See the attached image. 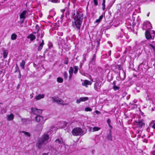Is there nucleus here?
<instances>
[{
    "mask_svg": "<svg viewBox=\"0 0 155 155\" xmlns=\"http://www.w3.org/2000/svg\"><path fill=\"white\" fill-rule=\"evenodd\" d=\"M84 18L83 14L81 12H77L76 15L74 17L73 25L79 32L80 31L81 27Z\"/></svg>",
    "mask_w": 155,
    "mask_h": 155,
    "instance_id": "nucleus-1",
    "label": "nucleus"
},
{
    "mask_svg": "<svg viewBox=\"0 0 155 155\" xmlns=\"http://www.w3.org/2000/svg\"><path fill=\"white\" fill-rule=\"evenodd\" d=\"M49 138V136L47 134H45L42 138L39 140L37 146L39 148H41L42 146H44L48 142Z\"/></svg>",
    "mask_w": 155,
    "mask_h": 155,
    "instance_id": "nucleus-2",
    "label": "nucleus"
},
{
    "mask_svg": "<svg viewBox=\"0 0 155 155\" xmlns=\"http://www.w3.org/2000/svg\"><path fill=\"white\" fill-rule=\"evenodd\" d=\"M72 133L74 136L82 135L84 134L82 129L79 127L73 129L72 131Z\"/></svg>",
    "mask_w": 155,
    "mask_h": 155,
    "instance_id": "nucleus-3",
    "label": "nucleus"
},
{
    "mask_svg": "<svg viewBox=\"0 0 155 155\" xmlns=\"http://www.w3.org/2000/svg\"><path fill=\"white\" fill-rule=\"evenodd\" d=\"M142 28L143 30H149L152 28L151 24L149 21L144 22L143 24Z\"/></svg>",
    "mask_w": 155,
    "mask_h": 155,
    "instance_id": "nucleus-4",
    "label": "nucleus"
},
{
    "mask_svg": "<svg viewBox=\"0 0 155 155\" xmlns=\"http://www.w3.org/2000/svg\"><path fill=\"white\" fill-rule=\"evenodd\" d=\"M27 14L28 13L27 11L25 10L23 11L20 13L19 15V18L20 19V21L21 23L24 22L25 19L27 15Z\"/></svg>",
    "mask_w": 155,
    "mask_h": 155,
    "instance_id": "nucleus-5",
    "label": "nucleus"
},
{
    "mask_svg": "<svg viewBox=\"0 0 155 155\" xmlns=\"http://www.w3.org/2000/svg\"><path fill=\"white\" fill-rule=\"evenodd\" d=\"M136 127H137L141 128L145 125V123L143 120H139L135 121Z\"/></svg>",
    "mask_w": 155,
    "mask_h": 155,
    "instance_id": "nucleus-6",
    "label": "nucleus"
},
{
    "mask_svg": "<svg viewBox=\"0 0 155 155\" xmlns=\"http://www.w3.org/2000/svg\"><path fill=\"white\" fill-rule=\"evenodd\" d=\"M35 119L37 122L40 123L44 124L45 120L44 118V117L40 115H37L35 117Z\"/></svg>",
    "mask_w": 155,
    "mask_h": 155,
    "instance_id": "nucleus-7",
    "label": "nucleus"
},
{
    "mask_svg": "<svg viewBox=\"0 0 155 155\" xmlns=\"http://www.w3.org/2000/svg\"><path fill=\"white\" fill-rule=\"evenodd\" d=\"M101 85V82H96L94 85V89L97 91H100Z\"/></svg>",
    "mask_w": 155,
    "mask_h": 155,
    "instance_id": "nucleus-8",
    "label": "nucleus"
},
{
    "mask_svg": "<svg viewBox=\"0 0 155 155\" xmlns=\"http://www.w3.org/2000/svg\"><path fill=\"white\" fill-rule=\"evenodd\" d=\"M53 101L54 102H55L60 104L62 105H66L64 103V101L62 100L58 97H54L53 98Z\"/></svg>",
    "mask_w": 155,
    "mask_h": 155,
    "instance_id": "nucleus-9",
    "label": "nucleus"
},
{
    "mask_svg": "<svg viewBox=\"0 0 155 155\" xmlns=\"http://www.w3.org/2000/svg\"><path fill=\"white\" fill-rule=\"evenodd\" d=\"M55 143L56 144H59V147H62V146L64 144L62 139L61 138H58L55 140Z\"/></svg>",
    "mask_w": 155,
    "mask_h": 155,
    "instance_id": "nucleus-10",
    "label": "nucleus"
},
{
    "mask_svg": "<svg viewBox=\"0 0 155 155\" xmlns=\"http://www.w3.org/2000/svg\"><path fill=\"white\" fill-rule=\"evenodd\" d=\"M32 113L35 115L41 113L42 111L40 109H38L35 108H32L31 109Z\"/></svg>",
    "mask_w": 155,
    "mask_h": 155,
    "instance_id": "nucleus-11",
    "label": "nucleus"
},
{
    "mask_svg": "<svg viewBox=\"0 0 155 155\" xmlns=\"http://www.w3.org/2000/svg\"><path fill=\"white\" fill-rule=\"evenodd\" d=\"M145 35L147 39H153L154 37V36H152L150 34L149 30H146L145 33Z\"/></svg>",
    "mask_w": 155,
    "mask_h": 155,
    "instance_id": "nucleus-12",
    "label": "nucleus"
},
{
    "mask_svg": "<svg viewBox=\"0 0 155 155\" xmlns=\"http://www.w3.org/2000/svg\"><path fill=\"white\" fill-rule=\"evenodd\" d=\"M73 122H72L71 121L68 123H65V122H64L62 124L64 125V126L63 127H68L69 128H70L71 127H72V126L71 125Z\"/></svg>",
    "mask_w": 155,
    "mask_h": 155,
    "instance_id": "nucleus-13",
    "label": "nucleus"
},
{
    "mask_svg": "<svg viewBox=\"0 0 155 155\" xmlns=\"http://www.w3.org/2000/svg\"><path fill=\"white\" fill-rule=\"evenodd\" d=\"M88 99V98L87 97H80L79 99H77L76 100V103L77 104H79L82 101H87Z\"/></svg>",
    "mask_w": 155,
    "mask_h": 155,
    "instance_id": "nucleus-14",
    "label": "nucleus"
},
{
    "mask_svg": "<svg viewBox=\"0 0 155 155\" xmlns=\"http://www.w3.org/2000/svg\"><path fill=\"white\" fill-rule=\"evenodd\" d=\"M91 84L92 82L91 81L85 80L82 83V85L87 87H88L87 85H91Z\"/></svg>",
    "mask_w": 155,
    "mask_h": 155,
    "instance_id": "nucleus-15",
    "label": "nucleus"
},
{
    "mask_svg": "<svg viewBox=\"0 0 155 155\" xmlns=\"http://www.w3.org/2000/svg\"><path fill=\"white\" fill-rule=\"evenodd\" d=\"M27 38L28 39H30L31 41H32L35 40L36 38L35 35L32 34H30L27 37Z\"/></svg>",
    "mask_w": 155,
    "mask_h": 155,
    "instance_id": "nucleus-16",
    "label": "nucleus"
},
{
    "mask_svg": "<svg viewBox=\"0 0 155 155\" xmlns=\"http://www.w3.org/2000/svg\"><path fill=\"white\" fill-rule=\"evenodd\" d=\"M14 117V115L12 114H11L7 116V119L8 120H12L13 119Z\"/></svg>",
    "mask_w": 155,
    "mask_h": 155,
    "instance_id": "nucleus-17",
    "label": "nucleus"
},
{
    "mask_svg": "<svg viewBox=\"0 0 155 155\" xmlns=\"http://www.w3.org/2000/svg\"><path fill=\"white\" fill-rule=\"evenodd\" d=\"M45 97V95L44 94H39L35 97V99L36 100H40L41 99Z\"/></svg>",
    "mask_w": 155,
    "mask_h": 155,
    "instance_id": "nucleus-18",
    "label": "nucleus"
},
{
    "mask_svg": "<svg viewBox=\"0 0 155 155\" xmlns=\"http://www.w3.org/2000/svg\"><path fill=\"white\" fill-rule=\"evenodd\" d=\"M44 124L42 123H40L38 124L37 126V129L38 130H41L43 128V125Z\"/></svg>",
    "mask_w": 155,
    "mask_h": 155,
    "instance_id": "nucleus-19",
    "label": "nucleus"
},
{
    "mask_svg": "<svg viewBox=\"0 0 155 155\" xmlns=\"http://www.w3.org/2000/svg\"><path fill=\"white\" fill-rule=\"evenodd\" d=\"M44 44V40H43L41 42L40 44L38 47V51H41L42 49L43 46Z\"/></svg>",
    "mask_w": 155,
    "mask_h": 155,
    "instance_id": "nucleus-20",
    "label": "nucleus"
},
{
    "mask_svg": "<svg viewBox=\"0 0 155 155\" xmlns=\"http://www.w3.org/2000/svg\"><path fill=\"white\" fill-rule=\"evenodd\" d=\"M103 15H101V16H100L98 19H97L96 20L95 23H99L101 21L102 19H103Z\"/></svg>",
    "mask_w": 155,
    "mask_h": 155,
    "instance_id": "nucleus-21",
    "label": "nucleus"
},
{
    "mask_svg": "<svg viewBox=\"0 0 155 155\" xmlns=\"http://www.w3.org/2000/svg\"><path fill=\"white\" fill-rule=\"evenodd\" d=\"M100 129V127H91L90 128V130L92 132L97 131L99 130Z\"/></svg>",
    "mask_w": 155,
    "mask_h": 155,
    "instance_id": "nucleus-22",
    "label": "nucleus"
},
{
    "mask_svg": "<svg viewBox=\"0 0 155 155\" xmlns=\"http://www.w3.org/2000/svg\"><path fill=\"white\" fill-rule=\"evenodd\" d=\"M107 139L110 140L111 141L112 140V135L111 134V130H110L109 131V134L107 135Z\"/></svg>",
    "mask_w": 155,
    "mask_h": 155,
    "instance_id": "nucleus-23",
    "label": "nucleus"
},
{
    "mask_svg": "<svg viewBox=\"0 0 155 155\" xmlns=\"http://www.w3.org/2000/svg\"><path fill=\"white\" fill-rule=\"evenodd\" d=\"M96 56L95 54H94L93 56V57L90 61L91 63L94 64L95 63V61L96 60Z\"/></svg>",
    "mask_w": 155,
    "mask_h": 155,
    "instance_id": "nucleus-24",
    "label": "nucleus"
},
{
    "mask_svg": "<svg viewBox=\"0 0 155 155\" xmlns=\"http://www.w3.org/2000/svg\"><path fill=\"white\" fill-rule=\"evenodd\" d=\"M25 61L24 60H22L21 62L20 63V66L23 69H24L25 68Z\"/></svg>",
    "mask_w": 155,
    "mask_h": 155,
    "instance_id": "nucleus-25",
    "label": "nucleus"
},
{
    "mask_svg": "<svg viewBox=\"0 0 155 155\" xmlns=\"http://www.w3.org/2000/svg\"><path fill=\"white\" fill-rule=\"evenodd\" d=\"M17 37V35L16 34H13L11 36V38L12 40H15Z\"/></svg>",
    "mask_w": 155,
    "mask_h": 155,
    "instance_id": "nucleus-26",
    "label": "nucleus"
},
{
    "mask_svg": "<svg viewBox=\"0 0 155 155\" xmlns=\"http://www.w3.org/2000/svg\"><path fill=\"white\" fill-rule=\"evenodd\" d=\"M74 71V69L72 67H70L69 70V74H73Z\"/></svg>",
    "mask_w": 155,
    "mask_h": 155,
    "instance_id": "nucleus-27",
    "label": "nucleus"
},
{
    "mask_svg": "<svg viewBox=\"0 0 155 155\" xmlns=\"http://www.w3.org/2000/svg\"><path fill=\"white\" fill-rule=\"evenodd\" d=\"M8 54V51L7 50H5L3 52V58L4 59L5 58Z\"/></svg>",
    "mask_w": 155,
    "mask_h": 155,
    "instance_id": "nucleus-28",
    "label": "nucleus"
},
{
    "mask_svg": "<svg viewBox=\"0 0 155 155\" xmlns=\"http://www.w3.org/2000/svg\"><path fill=\"white\" fill-rule=\"evenodd\" d=\"M20 132L24 133L27 137H30V134L28 132L25 131H21Z\"/></svg>",
    "mask_w": 155,
    "mask_h": 155,
    "instance_id": "nucleus-29",
    "label": "nucleus"
},
{
    "mask_svg": "<svg viewBox=\"0 0 155 155\" xmlns=\"http://www.w3.org/2000/svg\"><path fill=\"white\" fill-rule=\"evenodd\" d=\"M131 48L130 46L128 47L127 48L126 50L124 51V53H125L127 52L128 51H129V53H131L130 50L131 49Z\"/></svg>",
    "mask_w": 155,
    "mask_h": 155,
    "instance_id": "nucleus-30",
    "label": "nucleus"
},
{
    "mask_svg": "<svg viewBox=\"0 0 155 155\" xmlns=\"http://www.w3.org/2000/svg\"><path fill=\"white\" fill-rule=\"evenodd\" d=\"M74 73L75 74H76L78 71V70L79 69V67L78 66H75L74 67Z\"/></svg>",
    "mask_w": 155,
    "mask_h": 155,
    "instance_id": "nucleus-31",
    "label": "nucleus"
},
{
    "mask_svg": "<svg viewBox=\"0 0 155 155\" xmlns=\"http://www.w3.org/2000/svg\"><path fill=\"white\" fill-rule=\"evenodd\" d=\"M113 88L115 91H116L120 89V87H119L117 86L115 84H114L113 86Z\"/></svg>",
    "mask_w": 155,
    "mask_h": 155,
    "instance_id": "nucleus-32",
    "label": "nucleus"
},
{
    "mask_svg": "<svg viewBox=\"0 0 155 155\" xmlns=\"http://www.w3.org/2000/svg\"><path fill=\"white\" fill-rule=\"evenodd\" d=\"M105 0H103V3L102 4V6H103L102 9L104 10L105 9Z\"/></svg>",
    "mask_w": 155,
    "mask_h": 155,
    "instance_id": "nucleus-33",
    "label": "nucleus"
},
{
    "mask_svg": "<svg viewBox=\"0 0 155 155\" xmlns=\"http://www.w3.org/2000/svg\"><path fill=\"white\" fill-rule=\"evenodd\" d=\"M153 150L151 152L152 155H155V144L153 145L152 148Z\"/></svg>",
    "mask_w": 155,
    "mask_h": 155,
    "instance_id": "nucleus-34",
    "label": "nucleus"
},
{
    "mask_svg": "<svg viewBox=\"0 0 155 155\" xmlns=\"http://www.w3.org/2000/svg\"><path fill=\"white\" fill-rule=\"evenodd\" d=\"M57 81L59 83H62L63 81V79L60 77L57 78Z\"/></svg>",
    "mask_w": 155,
    "mask_h": 155,
    "instance_id": "nucleus-35",
    "label": "nucleus"
},
{
    "mask_svg": "<svg viewBox=\"0 0 155 155\" xmlns=\"http://www.w3.org/2000/svg\"><path fill=\"white\" fill-rule=\"evenodd\" d=\"M49 1L52 2L54 3H58L60 2V0H49Z\"/></svg>",
    "mask_w": 155,
    "mask_h": 155,
    "instance_id": "nucleus-36",
    "label": "nucleus"
},
{
    "mask_svg": "<svg viewBox=\"0 0 155 155\" xmlns=\"http://www.w3.org/2000/svg\"><path fill=\"white\" fill-rule=\"evenodd\" d=\"M84 110L86 111H92V109L89 107H86L85 108Z\"/></svg>",
    "mask_w": 155,
    "mask_h": 155,
    "instance_id": "nucleus-37",
    "label": "nucleus"
},
{
    "mask_svg": "<svg viewBox=\"0 0 155 155\" xmlns=\"http://www.w3.org/2000/svg\"><path fill=\"white\" fill-rule=\"evenodd\" d=\"M149 45L150 47L152 48L153 49L154 51H155V46L151 44H149Z\"/></svg>",
    "mask_w": 155,
    "mask_h": 155,
    "instance_id": "nucleus-38",
    "label": "nucleus"
},
{
    "mask_svg": "<svg viewBox=\"0 0 155 155\" xmlns=\"http://www.w3.org/2000/svg\"><path fill=\"white\" fill-rule=\"evenodd\" d=\"M68 57L66 58L64 60V64H68Z\"/></svg>",
    "mask_w": 155,
    "mask_h": 155,
    "instance_id": "nucleus-39",
    "label": "nucleus"
},
{
    "mask_svg": "<svg viewBox=\"0 0 155 155\" xmlns=\"http://www.w3.org/2000/svg\"><path fill=\"white\" fill-rule=\"evenodd\" d=\"M64 77L65 78H67L68 77V74L66 72H64Z\"/></svg>",
    "mask_w": 155,
    "mask_h": 155,
    "instance_id": "nucleus-40",
    "label": "nucleus"
},
{
    "mask_svg": "<svg viewBox=\"0 0 155 155\" xmlns=\"http://www.w3.org/2000/svg\"><path fill=\"white\" fill-rule=\"evenodd\" d=\"M54 130V132H55L56 131V129H55V127H51V131L53 130Z\"/></svg>",
    "mask_w": 155,
    "mask_h": 155,
    "instance_id": "nucleus-41",
    "label": "nucleus"
},
{
    "mask_svg": "<svg viewBox=\"0 0 155 155\" xmlns=\"http://www.w3.org/2000/svg\"><path fill=\"white\" fill-rule=\"evenodd\" d=\"M116 68L120 70H121L122 69V67L120 66L119 65H117L116 66Z\"/></svg>",
    "mask_w": 155,
    "mask_h": 155,
    "instance_id": "nucleus-42",
    "label": "nucleus"
},
{
    "mask_svg": "<svg viewBox=\"0 0 155 155\" xmlns=\"http://www.w3.org/2000/svg\"><path fill=\"white\" fill-rule=\"evenodd\" d=\"M97 1L98 0H94V3L96 6H97L98 5Z\"/></svg>",
    "mask_w": 155,
    "mask_h": 155,
    "instance_id": "nucleus-43",
    "label": "nucleus"
},
{
    "mask_svg": "<svg viewBox=\"0 0 155 155\" xmlns=\"http://www.w3.org/2000/svg\"><path fill=\"white\" fill-rule=\"evenodd\" d=\"M6 111L5 109H3L2 110L1 112L2 113L4 114V113H5L6 112Z\"/></svg>",
    "mask_w": 155,
    "mask_h": 155,
    "instance_id": "nucleus-44",
    "label": "nucleus"
},
{
    "mask_svg": "<svg viewBox=\"0 0 155 155\" xmlns=\"http://www.w3.org/2000/svg\"><path fill=\"white\" fill-rule=\"evenodd\" d=\"M107 122L108 124H110L111 123L110 120L109 119H108L107 120Z\"/></svg>",
    "mask_w": 155,
    "mask_h": 155,
    "instance_id": "nucleus-45",
    "label": "nucleus"
},
{
    "mask_svg": "<svg viewBox=\"0 0 155 155\" xmlns=\"http://www.w3.org/2000/svg\"><path fill=\"white\" fill-rule=\"evenodd\" d=\"M95 112L96 113V114H100V113H101V112L100 111H99L97 110H96L95 111Z\"/></svg>",
    "mask_w": 155,
    "mask_h": 155,
    "instance_id": "nucleus-46",
    "label": "nucleus"
},
{
    "mask_svg": "<svg viewBox=\"0 0 155 155\" xmlns=\"http://www.w3.org/2000/svg\"><path fill=\"white\" fill-rule=\"evenodd\" d=\"M44 32H41V38H42V37L44 36Z\"/></svg>",
    "mask_w": 155,
    "mask_h": 155,
    "instance_id": "nucleus-47",
    "label": "nucleus"
},
{
    "mask_svg": "<svg viewBox=\"0 0 155 155\" xmlns=\"http://www.w3.org/2000/svg\"><path fill=\"white\" fill-rule=\"evenodd\" d=\"M39 31V29H37V31L36 32H33L32 33V34H36V33H37Z\"/></svg>",
    "mask_w": 155,
    "mask_h": 155,
    "instance_id": "nucleus-48",
    "label": "nucleus"
},
{
    "mask_svg": "<svg viewBox=\"0 0 155 155\" xmlns=\"http://www.w3.org/2000/svg\"><path fill=\"white\" fill-rule=\"evenodd\" d=\"M152 127L153 128L155 129V123H154L152 125Z\"/></svg>",
    "mask_w": 155,
    "mask_h": 155,
    "instance_id": "nucleus-49",
    "label": "nucleus"
},
{
    "mask_svg": "<svg viewBox=\"0 0 155 155\" xmlns=\"http://www.w3.org/2000/svg\"><path fill=\"white\" fill-rule=\"evenodd\" d=\"M87 56V53H84L83 55L84 57L85 56V58H86V56Z\"/></svg>",
    "mask_w": 155,
    "mask_h": 155,
    "instance_id": "nucleus-50",
    "label": "nucleus"
},
{
    "mask_svg": "<svg viewBox=\"0 0 155 155\" xmlns=\"http://www.w3.org/2000/svg\"><path fill=\"white\" fill-rule=\"evenodd\" d=\"M86 58H85V56L84 57V60L83 61V63H84V62L86 61Z\"/></svg>",
    "mask_w": 155,
    "mask_h": 155,
    "instance_id": "nucleus-51",
    "label": "nucleus"
},
{
    "mask_svg": "<svg viewBox=\"0 0 155 155\" xmlns=\"http://www.w3.org/2000/svg\"><path fill=\"white\" fill-rule=\"evenodd\" d=\"M127 94V93L126 92H124V93H123V94H122L123 96V97L125 96Z\"/></svg>",
    "mask_w": 155,
    "mask_h": 155,
    "instance_id": "nucleus-52",
    "label": "nucleus"
},
{
    "mask_svg": "<svg viewBox=\"0 0 155 155\" xmlns=\"http://www.w3.org/2000/svg\"><path fill=\"white\" fill-rule=\"evenodd\" d=\"M65 10L64 9H62L61 10V12L63 13L64 12Z\"/></svg>",
    "mask_w": 155,
    "mask_h": 155,
    "instance_id": "nucleus-53",
    "label": "nucleus"
},
{
    "mask_svg": "<svg viewBox=\"0 0 155 155\" xmlns=\"http://www.w3.org/2000/svg\"><path fill=\"white\" fill-rule=\"evenodd\" d=\"M109 127L111 129H112V127L110 124H108Z\"/></svg>",
    "mask_w": 155,
    "mask_h": 155,
    "instance_id": "nucleus-54",
    "label": "nucleus"
},
{
    "mask_svg": "<svg viewBox=\"0 0 155 155\" xmlns=\"http://www.w3.org/2000/svg\"><path fill=\"white\" fill-rule=\"evenodd\" d=\"M83 63H81L80 65V68H82V65H83Z\"/></svg>",
    "mask_w": 155,
    "mask_h": 155,
    "instance_id": "nucleus-55",
    "label": "nucleus"
},
{
    "mask_svg": "<svg viewBox=\"0 0 155 155\" xmlns=\"http://www.w3.org/2000/svg\"><path fill=\"white\" fill-rule=\"evenodd\" d=\"M69 75H69V79H70L71 78L73 74H71V75L69 74Z\"/></svg>",
    "mask_w": 155,
    "mask_h": 155,
    "instance_id": "nucleus-56",
    "label": "nucleus"
},
{
    "mask_svg": "<svg viewBox=\"0 0 155 155\" xmlns=\"http://www.w3.org/2000/svg\"><path fill=\"white\" fill-rule=\"evenodd\" d=\"M27 120L26 119H22V120L23 121H26Z\"/></svg>",
    "mask_w": 155,
    "mask_h": 155,
    "instance_id": "nucleus-57",
    "label": "nucleus"
},
{
    "mask_svg": "<svg viewBox=\"0 0 155 155\" xmlns=\"http://www.w3.org/2000/svg\"><path fill=\"white\" fill-rule=\"evenodd\" d=\"M18 78H21V74H20V73H19V76H18Z\"/></svg>",
    "mask_w": 155,
    "mask_h": 155,
    "instance_id": "nucleus-58",
    "label": "nucleus"
},
{
    "mask_svg": "<svg viewBox=\"0 0 155 155\" xmlns=\"http://www.w3.org/2000/svg\"><path fill=\"white\" fill-rule=\"evenodd\" d=\"M42 155H48V153H43Z\"/></svg>",
    "mask_w": 155,
    "mask_h": 155,
    "instance_id": "nucleus-59",
    "label": "nucleus"
},
{
    "mask_svg": "<svg viewBox=\"0 0 155 155\" xmlns=\"http://www.w3.org/2000/svg\"><path fill=\"white\" fill-rule=\"evenodd\" d=\"M20 85L19 84H18L17 86V88H19L20 87Z\"/></svg>",
    "mask_w": 155,
    "mask_h": 155,
    "instance_id": "nucleus-60",
    "label": "nucleus"
},
{
    "mask_svg": "<svg viewBox=\"0 0 155 155\" xmlns=\"http://www.w3.org/2000/svg\"><path fill=\"white\" fill-rule=\"evenodd\" d=\"M153 33L155 35V31H153Z\"/></svg>",
    "mask_w": 155,
    "mask_h": 155,
    "instance_id": "nucleus-61",
    "label": "nucleus"
},
{
    "mask_svg": "<svg viewBox=\"0 0 155 155\" xmlns=\"http://www.w3.org/2000/svg\"><path fill=\"white\" fill-rule=\"evenodd\" d=\"M149 14H150V13H148V14L147 15V16L148 17V16H149Z\"/></svg>",
    "mask_w": 155,
    "mask_h": 155,
    "instance_id": "nucleus-62",
    "label": "nucleus"
},
{
    "mask_svg": "<svg viewBox=\"0 0 155 155\" xmlns=\"http://www.w3.org/2000/svg\"><path fill=\"white\" fill-rule=\"evenodd\" d=\"M40 36V34H38V35H37V37H39Z\"/></svg>",
    "mask_w": 155,
    "mask_h": 155,
    "instance_id": "nucleus-63",
    "label": "nucleus"
},
{
    "mask_svg": "<svg viewBox=\"0 0 155 155\" xmlns=\"http://www.w3.org/2000/svg\"><path fill=\"white\" fill-rule=\"evenodd\" d=\"M129 97L127 99H129L130 98V95H129Z\"/></svg>",
    "mask_w": 155,
    "mask_h": 155,
    "instance_id": "nucleus-64",
    "label": "nucleus"
}]
</instances>
